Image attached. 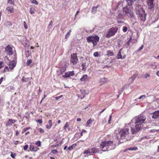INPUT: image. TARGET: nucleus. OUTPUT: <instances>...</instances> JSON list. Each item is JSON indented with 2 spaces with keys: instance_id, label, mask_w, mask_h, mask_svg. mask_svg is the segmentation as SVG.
<instances>
[{
  "instance_id": "f257e3e1",
  "label": "nucleus",
  "mask_w": 159,
  "mask_h": 159,
  "mask_svg": "<svg viewBox=\"0 0 159 159\" xmlns=\"http://www.w3.org/2000/svg\"><path fill=\"white\" fill-rule=\"evenodd\" d=\"M146 119V116L142 114H140L137 116L135 117L134 118V126H132V124L133 123V120H132L128 125L130 127L131 129V132L132 134H134L138 132L142 128V124L144 123Z\"/></svg>"
},
{
  "instance_id": "f03ea898",
  "label": "nucleus",
  "mask_w": 159,
  "mask_h": 159,
  "mask_svg": "<svg viewBox=\"0 0 159 159\" xmlns=\"http://www.w3.org/2000/svg\"><path fill=\"white\" fill-rule=\"evenodd\" d=\"M116 138L120 143L130 140L131 139V134L129 128H124L116 134Z\"/></svg>"
},
{
  "instance_id": "7ed1b4c3",
  "label": "nucleus",
  "mask_w": 159,
  "mask_h": 159,
  "mask_svg": "<svg viewBox=\"0 0 159 159\" xmlns=\"http://www.w3.org/2000/svg\"><path fill=\"white\" fill-rule=\"evenodd\" d=\"M135 10L136 14L138 16V18L140 22H144L146 19L147 15L142 6L136 5Z\"/></svg>"
},
{
  "instance_id": "20e7f679",
  "label": "nucleus",
  "mask_w": 159,
  "mask_h": 159,
  "mask_svg": "<svg viewBox=\"0 0 159 159\" xmlns=\"http://www.w3.org/2000/svg\"><path fill=\"white\" fill-rule=\"evenodd\" d=\"M115 148V145L113 141H102L100 146V149L103 152L113 149Z\"/></svg>"
},
{
  "instance_id": "39448f33",
  "label": "nucleus",
  "mask_w": 159,
  "mask_h": 159,
  "mask_svg": "<svg viewBox=\"0 0 159 159\" xmlns=\"http://www.w3.org/2000/svg\"><path fill=\"white\" fill-rule=\"evenodd\" d=\"M99 38L97 35L90 36L86 38L88 43H89L92 42L93 43V47L96 46L99 42Z\"/></svg>"
},
{
  "instance_id": "423d86ee",
  "label": "nucleus",
  "mask_w": 159,
  "mask_h": 159,
  "mask_svg": "<svg viewBox=\"0 0 159 159\" xmlns=\"http://www.w3.org/2000/svg\"><path fill=\"white\" fill-rule=\"evenodd\" d=\"M118 28V27H115L109 29L107 31L106 37L109 38L111 36L114 35L117 32Z\"/></svg>"
},
{
  "instance_id": "0eeeda50",
  "label": "nucleus",
  "mask_w": 159,
  "mask_h": 159,
  "mask_svg": "<svg viewBox=\"0 0 159 159\" xmlns=\"http://www.w3.org/2000/svg\"><path fill=\"white\" fill-rule=\"evenodd\" d=\"M125 14L128 17L131 18L133 16V13L127 7H125L123 8Z\"/></svg>"
},
{
  "instance_id": "6e6552de",
  "label": "nucleus",
  "mask_w": 159,
  "mask_h": 159,
  "mask_svg": "<svg viewBox=\"0 0 159 159\" xmlns=\"http://www.w3.org/2000/svg\"><path fill=\"white\" fill-rule=\"evenodd\" d=\"M78 61L76 54L73 53L71 54L70 56V61L72 63L73 65H75L77 64Z\"/></svg>"
},
{
  "instance_id": "1a4fd4ad",
  "label": "nucleus",
  "mask_w": 159,
  "mask_h": 159,
  "mask_svg": "<svg viewBox=\"0 0 159 159\" xmlns=\"http://www.w3.org/2000/svg\"><path fill=\"white\" fill-rule=\"evenodd\" d=\"M5 52L10 56L11 55L13 54L12 48L11 45H8L5 48Z\"/></svg>"
},
{
  "instance_id": "9d476101",
  "label": "nucleus",
  "mask_w": 159,
  "mask_h": 159,
  "mask_svg": "<svg viewBox=\"0 0 159 159\" xmlns=\"http://www.w3.org/2000/svg\"><path fill=\"white\" fill-rule=\"evenodd\" d=\"M122 48L120 49L118 52V53L117 55V58L118 59H124L126 57V55L123 54V52H121Z\"/></svg>"
},
{
  "instance_id": "9b49d317",
  "label": "nucleus",
  "mask_w": 159,
  "mask_h": 159,
  "mask_svg": "<svg viewBox=\"0 0 159 159\" xmlns=\"http://www.w3.org/2000/svg\"><path fill=\"white\" fill-rule=\"evenodd\" d=\"M74 75V71L73 70L71 71H68L66 72L64 75H62V77L64 78H68L70 76H73Z\"/></svg>"
},
{
  "instance_id": "f8f14e48",
  "label": "nucleus",
  "mask_w": 159,
  "mask_h": 159,
  "mask_svg": "<svg viewBox=\"0 0 159 159\" xmlns=\"http://www.w3.org/2000/svg\"><path fill=\"white\" fill-rule=\"evenodd\" d=\"M16 66V63L14 61H10L9 64V67L11 70H12Z\"/></svg>"
},
{
  "instance_id": "ddd939ff",
  "label": "nucleus",
  "mask_w": 159,
  "mask_h": 159,
  "mask_svg": "<svg viewBox=\"0 0 159 159\" xmlns=\"http://www.w3.org/2000/svg\"><path fill=\"white\" fill-rule=\"evenodd\" d=\"M152 114L153 116H152V118L156 119L159 117V110L153 112Z\"/></svg>"
},
{
  "instance_id": "4468645a",
  "label": "nucleus",
  "mask_w": 159,
  "mask_h": 159,
  "mask_svg": "<svg viewBox=\"0 0 159 159\" xmlns=\"http://www.w3.org/2000/svg\"><path fill=\"white\" fill-rule=\"evenodd\" d=\"M67 68L66 65H65L64 66H62L60 68L59 71L60 72L59 74V75H61L63 74L66 70V68Z\"/></svg>"
},
{
  "instance_id": "2eb2a0df",
  "label": "nucleus",
  "mask_w": 159,
  "mask_h": 159,
  "mask_svg": "<svg viewBox=\"0 0 159 159\" xmlns=\"http://www.w3.org/2000/svg\"><path fill=\"white\" fill-rule=\"evenodd\" d=\"M137 1L138 0H126V2L129 6H131L134 2H137Z\"/></svg>"
},
{
  "instance_id": "dca6fc26",
  "label": "nucleus",
  "mask_w": 159,
  "mask_h": 159,
  "mask_svg": "<svg viewBox=\"0 0 159 159\" xmlns=\"http://www.w3.org/2000/svg\"><path fill=\"white\" fill-rule=\"evenodd\" d=\"M148 4L149 8L153 9L154 8V6L153 2L148 1Z\"/></svg>"
},
{
  "instance_id": "f3484780",
  "label": "nucleus",
  "mask_w": 159,
  "mask_h": 159,
  "mask_svg": "<svg viewBox=\"0 0 159 159\" xmlns=\"http://www.w3.org/2000/svg\"><path fill=\"white\" fill-rule=\"evenodd\" d=\"M39 149L37 147H34L33 145H30V150L31 151L37 152Z\"/></svg>"
},
{
  "instance_id": "a211bd4d",
  "label": "nucleus",
  "mask_w": 159,
  "mask_h": 159,
  "mask_svg": "<svg viewBox=\"0 0 159 159\" xmlns=\"http://www.w3.org/2000/svg\"><path fill=\"white\" fill-rule=\"evenodd\" d=\"M90 149L91 150V152L92 153H97L99 151L98 149L95 148L93 147Z\"/></svg>"
},
{
  "instance_id": "6ab92c4d",
  "label": "nucleus",
  "mask_w": 159,
  "mask_h": 159,
  "mask_svg": "<svg viewBox=\"0 0 159 159\" xmlns=\"http://www.w3.org/2000/svg\"><path fill=\"white\" fill-rule=\"evenodd\" d=\"M98 7L99 5H98L96 7H93L92 11V12L93 14H95L96 12Z\"/></svg>"
},
{
  "instance_id": "aec40b11",
  "label": "nucleus",
  "mask_w": 159,
  "mask_h": 159,
  "mask_svg": "<svg viewBox=\"0 0 159 159\" xmlns=\"http://www.w3.org/2000/svg\"><path fill=\"white\" fill-rule=\"evenodd\" d=\"M6 10L7 11H8V13H9V12L11 13L13 12V7H7Z\"/></svg>"
},
{
  "instance_id": "412c9836",
  "label": "nucleus",
  "mask_w": 159,
  "mask_h": 159,
  "mask_svg": "<svg viewBox=\"0 0 159 159\" xmlns=\"http://www.w3.org/2000/svg\"><path fill=\"white\" fill-rule=\"evenodd\" d=\"M138 74L137 73H135L129 79V80H131L130 82H133L136 77L137 76Z\"/></svg>"
},
{
  "instance_id": "4be33fe9",
  "label": "nucleus",
  "mask_w": 159,
  "mask_h": 159,
  "mask_svg": "<svg viewBox=\"0 0 159 159\" xmlns=\"http://www.w3.org/2000/svg\"><path fill=\"white\" fill-rule=\"evenodd\" d=\"M4 25L8 27H10L12 25L10 21H6L4 23Z\"/></svg>"
},
{
  "instance_id": "5701e85b",
  "label": "nucleus",
  "mask_w": 159,
  "mask_h": 159,
  "mask_svg": "<svg viewBox=\"0 0 159 159\" xmlns=\"http://www.w3.org/2000/svg\"><path fill=\"white\" fill-rule=\"evenodd\" d=\"M107 55L108 56L114 55L113 52L112 51H111L110 50H108L107 51Z\"/></svg>"
},
{
  "instance_id": "b1692460",
  "label": "nucleus",
  "mask_w": 159,
  "mask_h": 159,
  "mask_svg": "<svg viewBox=\"0 0 159 159\" xmlns=\"http://www.w3.org/2000/svg\"><path fill=\"white\" fill-rule=\"evenodd\" d=\"M107 79L105 78H102L100 79V82L101 84H102L106 82Z\"/></svg>"
},
{
  "instance_id": "393cba45",
  "label": "nucleus",
  "mask_w": 159,
  "mask_h": 159,
  "mask_svg": "<svg viewBox=\"0 0 159 159\" xmlns=\"http://www.w3.org/2000/svg\"><path fill=\"white\" fill-rule=\"evenodd\" d=\"M87 77V75H84L83 77L80 79V80L82 81H85Z\"/></svg>"
},
{
  "instance_id": "a878e982",
  "label": "nucleus",
  "mask_w": 159,
  "mask_h": 159,
  "mask_svg": "<svg viewBox=\"0 0 159 159\" xmlns=\"http://www.w3.org/2000/svg\"><path fill=\"white\" fill-rule=\"evenodd\" d=\"M76 146V144H73L72 145H71L68 148V149L69 150H71L72 149H73L74 148H75Z\"/></svg>"
},
{
  "instance_id": "bb28decb",
  "label": "nucleus",
  "mask_w": 159,
  "mask_h": 159,
  "mask_svg": "<svg viewBox=\"0 0 159 159\" xmlns=\"http://www.w3.org/2000/svg\"><path fill=\"white\" fill-rule=\"evenodd\" d=\"M29 78H25L24 76H23L21 79V81L23 82H27L29 81Z\"/></svg>"
},
{
  "instance_id": "cd10ccee",
  "label": "nucleus",
  "mask_w": 159,
  "mask_h": 159,
  "mask_svg": "<svg viewBox=\"0 0 159 159\" xmlns=\"http://www.w3.org/2000/svg\"><path fill=\"white\" fill-rule=\"evenodd\" d=\"M138 149V148L137 147H130L127 149L128 150L130 151H134L137 150Z\"/></svg>"
},
{
  "instance_id": "c85d7f7f",
  "label": "nucleus",
  "mask_w": 159,
  "mask_h": 159,
  "mask_svg": "<svg viewBox=\"0 0 159 159\" xmlns=\"http://www.w3.org/2000/svg\"><path fill=\"white\" fill-rule=\"evenodd\" d=\"M71 31V30H70L67 33V34L65 36V39H67L69 37L70 35V34Z\"/></svg>"
},
{
  "instance_id": "c756f323",
  "label": "nucleus",
  "mask_w": 159,
  "mask_h": 159,
  "mask_svg": "<svg viewBox=\"0 0 159 159\" xmlns=\"http://www.w3.org/2000/svg\"><path fill=\"white\" fill-rule=\"evenodd\" d=\"M11 124H12V123H11V121L10 119H9L6 122V126L11 125Z\"/></svg>"
},
{
  "instance_id": "7c9ffc66",
  "label": "nucleus",
  "mask_w": 159,
  "mask_h": 159,
  "mask_svg": "<svg viewBox=\"0 0 159 159\" xmlns=\"http://www.w3.org/2000/svg\"><path fill=\"white\" fill-rule=\"evenodd\" d=\"M91 150H90V149L89 148V149L88 150H87L86 151H85L84 152V154H86L88 155H89V154H90V153H92L91 152Z\"/></svg>"
},
{
  "instance_id": "2f4dec72",
  "label": "nucleus",
  "mask_w": 159,
  "mask_h": 159,
  "mask_svg": "<svg viewBox=\"0 0 159 159\" xmlns=\"http://www.w3.org/2000/svg\"><path fill=\"white\" fill-rule=\"evenodd\" d=\"M34 11L35 9L34 8L32 7H31L30 8V12L31 14L34 13Z\"/></svg>"
},
{
  "instance_id": "473e14b6",
  "label": "nucleus",
  "mask_w": 159,
  "mask_h": 159,
  "mask_svg": "<svg viewBox=\"0 0 159 159\" xmlns=\"http://www.w3.org/2000/svg\"><path fill=\"white\" fill-rule=\"evenodd\" d=\"M7 89L9 91H11V90H14L15 88L13 86H11L7 87Z\"/></svg>"
},
{
  "instance_id": "72a5a7b5",
  "label": "nucleus",
  "mask_w": 159,
  "mask_h": 159,
  "mask_svg": "<svg viewBox=\"0 0 159 159\" xmlns=\"http://www.w3.org/2000/svg\"><path fill=\"white\" fill-rule=\"evenodd\" d=\"M30 114L29 112H26L25 113V115L24 116V117H25L26 119H27L28 118H29V117L30 116Z\"/></svg>"
},
{
  "instance_id": "f704fd0d",
  "label": "nucleus",
  "mask_w": 159,
  "mask_h": 159,
  "mask_svg": "<svg viewBox=\"0 0 159 159\" xmlns=\"http://www.w3.org/2000/svg\"><path fill=\"white\" fill-rule=\"evenodd\" d=\"M32 61L31 59L28 60L27 61L26 65L28 66H29L32 63Z\"/></svg>"
},
{
  "instance_id": "c9c22d12",
  "label": "nucleus",
  "mask_w": 159,
  "mask_h": 159,
  "mask_svg": "<svg viewBox=\"0 0 159 159\" xmlns=\"http://www.w3.org/2000/svg\"><path fill=\"white\" fill-rule=\"evenodd\" d=\"M82 70H85L86 69V63H83L82 64Z\"/></svg>"
},
{
  "instance_id": "e433bc0d",
  "label": "nucleus",
  "mask_w": 159,
  "mask_h": 159,
  "mask_svg": "<svg viewBox=\"0 0 159 159\" xmlns=\"http://www.w3.org/2000/svg\"><path fill=\"white\" fill-rule=\"evenodd\" d=\"M52 24H53V21L52 20H51L50 21V23H49V25L48 26V28L49 29H50L52 28Z\"/></svg>"
},
{
  "instance_id": "4c0bfd02",
  "label": "nucleus",
  "mask_w": 159,
  "mask_h": 159,
  "mask_svg": "<svg viewBox=\"0 0 159 159\" xmlns=\"http://www.w3.org/2000/svg\"><path fill=\"white\" fill-rule=\"evenodd\" d=\"M128 30V28L126 26H123V27L122 30L123 32H126Z\"/></svg>"
},
{
  "instance_id": "58836bf2",
  "label": "nucleus",
  "mask_w": 159,
  "mask_h": 159,
  "mask_svg": "<svg viewBox=\"0 0 159 159\" xmlns=\"http://www.w3.org/2000/svg\"><path fill=\"white\" fill-rule=\"evenodd\" d=\"M93 56L95 57H98L100 56V55L98 52H95L94 53Z\"/></svg>"
},
{
  "instance_id": "ea45409f",
  "label": "nucleus",
  "mask_w": 159,
  "mask_h": 159,
  "mask_svg": "<svg viewBox=\"0 0 159 159\" xmlns=\"http://www.w3.org/2000/svg\"><path fill=\"white\" fill-rule=\"evenodd\" d=\"M143 47H144V45H142L140 47L139 49H137L136 50V52H139L140 50H141L143 48Z\"/></svg>"
},
{
  "instance_id": "a19ab883",
  "label": "nucleus",
  "mask_w": 159,
  "mask_h": 159,
  "mask_svg": "<svg viewBox=\"0 0 159 159\" xmlns=\"http://www.w3.org/2000/svg\"><path fill=\"white\" fill-rule=\"evenodd\" d=\"M35 144L38 147H40L41 146V142L39 141L36 142L35 143Z\"/></svg>"
},
{
  "instance_id": "79ce46f5",
  "label": "nucleus",
  "mask_w": 159,
  "mask_h": 159,
  "mask_svg": "<svg viewBox=\"0 0 159 159\" xmlns=\"http://www.w3.org/2000/svg\"><path fill=\"white\" fill-rule=\"evenodd\" d=\"M69 125H68V123L66 122V123L64 126V127L63 128L64 129L66 130V128L69 127Z\"/></svg>"
},
{
  "instance_id": "37998d69",
  "label": "nucleus",
  "mask_w": 159,
  "mask_h": 159,
  "mask_svg": "<svg viewBox=\"0 0 159 159\" xmlns=\"http://www.w3.org/2000/svg\"><path fill=\"white\" fill-rule=\"evenodd\" d=\"M7 3H10L11 4H14L13 3V0H8Z\"/></svg>"
},
{
  "instance_id": "c03bdc74",
  "label": "nucleus",
  "mask_w": 159,
  "mask_h": 159,
  "mask_svg": "<svg viewBox=\"0 0 159 159\" xmlns=\"http://www.w3.org/2000/svg\"><path fill=\"white\" fill-rule=\"evenodd\" d=\"M49 125L50 127H52V120H49L48 121Z\"/></svg>"
},
{
  "instance_id": "a18cd8bd",
  "label": "nucleus",
  "mask_w": 159,
  "mask_h": 159,
  "mask_svg": "<svg viewBox=\"0 0 159 159\" xmlns=\"http://www.w3.org/2000/svg\"><path fill=\"white\" fill-rule=\"evenodd\" d=\"M3 66V61L0 62V69L2 68Z\"/></svg>"
},
{
  "instance_id": "49530a36",
  "label": "nucleus",
  "mask_w": 159,
  "mask_h": 159,
  "mask_svg": "<svg viewBox=\"0 0 159 159\" xmlns=\"http://www.w3.org/2000/svg\"><path fill=\"white\" fill-rule=\"evenodd\" d=\"M146 97V95H143L140 96L138 98V99H141L142 98H145Z\"/></svg>"
},
{
  "instance_id": "de8ad7c7",
  "label": "nucleus",
  "mask_w": 159,
  "mask_h": 159,
  "mask_svg": "<svg viewBox=\"0 0 159 159\" xmlns=\"http://www.w3.org/2000/svg\"><path fill=\"white\" fill-rule=\"evenodd\" d=\"M58 152L57 151V150L55 149H53L52 151V152L53 154H56Z\"/></svg>"
},
{
  "instance_id": "09e8293b",
  "label": "nucleus",
  "mask_w": 159,
  "mask_h": 159,
  "mask_svg": "<svg viewBox=\"0 0 159 159\" xmlns=\"http://www.w3.org/2000/svg\"><path fill=\"white\" fill-rule=\"evenodd\" d=\"M92 120L91 119L89 120L86 122V124L87 125H89L92 122Z\"/></svg>"
},
{
  "instance_id": "8fccbe9b",
  "label": "nucleus",
  "mask_w": 159,
  "mask_h": 159,
  "mask_svg": "<svg viewBox=\"0 0 159 159\" xmlns=\"http://www.w3.org/2000/svg\"><path fill=\"white\" fill-rule=\"evenodd\" d=\"M28 148V145H26L24 146L23 149L25 151H26L27 150Z\"/></svg>"
},
{
  "instance_id": "3c124183",
  "label": "nucleus",
  "mask_w": 159,
  "mask_h": 159,
  "mask_svg": "<svg viewBox=\"0 0 159 159\" xmlns=\"http://www.w3.org/2000/svg\"><path fill=\"white\" fill-rule=\"evenodd\" d=\"M32 3L35 4V5H38V3L37 2L36 0H33L32 1Z\"/></svg>"
},
{
  "instance_id": "603ef678",
  "label": "nucleus",
  "mask_w": 159,
  "mask_h": 159,
  "mask_svg": "<svg viewBox=\"0 0 159 159\" xmlns=\"http://www.w3.org/2000/svg\"><path fill=\"white\" fill-rule=\"evenodd\" d=\"M9 70V68L7 66H6L4 68V72H6L7 71H8Z\"/></svg>"
},
{
  "instance_id": "864d4df0",
  "label": "nucleus",
  "mask_w": 159,
  "mask_h": 159,
  "mask_svg": "<svg viewBox=\"0 0 159 159\" xmlns=\"http://www.w3.org/2000/svg\"><path fill=\"white\" fill-rule=\"evenodd\" d=\"M29 129H30V127L24 128L23 130V132H25Z\"/></svg>"
},
{
  "instance_id": "5fc2aeb1",
  "label": "nucleus",
  "mask_w": 159,
  "mask_h": 159,
  "mask_svg": "<svg viewBox=\"0 0 159 159\" xmlns=\"http://www.w3.org/2000/svg\"><path fill=\"white\" fill-rule=\"evenodd\" d=\"M24 26L25 28V29H27L28 28V26L26 24V23L25 21L24 22Z\"/></svg>"
},
{
  "instance_id": "6e6d98bb",
  "label": "nucleus",
  "mask_w": 159,
  "mask_h": 159,
  "mask_svg": "<svg viewBox=\"0 0 159 159\" xmlns=\"http://www.w3.org/2000/svg\"><path fill=\"white\" fill-rule=\"evenodd\" d=\"M37 122L39 123L40 124H41L42 123V121L41 119H38L36 120Z\"/></svg>"
},
{
  "instance_id": "4d7b16f0",
  "label": "nucleus",
  "mask_w": 159,
  "mask_h": 159,
  "mask_svg": "<svg viewBox=\"0 0 159 159\" xmlns=\"http://www.w3.org/2000/svg\"><path fill=\"white\" fill-rule=\"evenodd\" d=\"M11 156L12 158H14L15 156V154H13L12 152H11Z\"/></svg>"
},
{
  "instance_id": "13d9d810",
  "label": "nucleus",
  "mask_w": 159,
  "mask_h": 159,
  "mask_svg": "<svg viewBox=\"0 0 159 159\" xmlns=\"http://www.w3.org/2000/svg\"><path fill=\"white\" fill-rule=\"evenodd\" d=\"M131 38H130L128 40V41L127 42V43L128 45H129L130 42H131Z\"/></svg>"
},
{
  "instance_id": "bf43d9fd",
  "label": "nucleus",
  "mask_w": 159,
  "mask_h": 159,
  "mask_svg": "<svg viewBox=\"0 0 159 159\" xmlns=\"http://www.w3.org/2000/svg\"><path fill=\"white\" fill-rule=\"evenodd\" d=\"M10 120H11V123H14L15 122H16V120H13L12 119H10Z\"/></svg>"
},
{
  "instance_id": "052dcab7",
  "label": "nucleus",
  "mask_w": 159,
  "mask_h": 159,
  "mask_svg": "<svg viewBox=\"0 0 159 159\" xmlns=\"http://www.w3.org/2000/svg\"><path fill=\"white\" fill-rule=\"evenodd\" d=\"M62 97V95H61L59 96L56 97H55V99L56 100H57L59 99L60 98H61Z\"/></svg>"
},
{
  "instance_id": "680f3d73",
  "label": "nucleus",
  "mask_w": 159,
  "mask_h": 159,
  "mask_svg": "<svg viewBox=\"0 0 159 159\" xmlns=\"http://www.w3.org/2000/svg\"><path fill=\"white\" fill-rule=\"evenodd\" d=\"M111 115H110V116L109 119V120L108 121V122L109 124H110L111 123L110 121H111Z\"/></svg>"
},
{
  "instance_id": "e2e57ef3",
  "label": "nucleus",
  "mask_w": 159,
  "mask_h": 159,
  "mask_svg": "<svg viewBox=\"0 0 159 159\" xmlns=\"http://www.w3.org/2000/svg\"><path fill=\"white\" fill-rule=\"evenodd\" d=\"M149 76V74H145V75L144 78H147Z\"/></svg>"
},
{
  "instance_id": "0e129e2a",
  "label": "nucleus",
  "mask_w": 159,
  "mask_h": 159,
  "mask_svg": "<svg viewBox=\"0 0 159 159\" xmlns=\"http://www.w3.org/2000/svg\"><path fill=\"white\" fill-rule=\"evenodd\" d=\"M40 130H39V131L40 133H43L44 132V130L42 129V128H40L39 129Z\"/></svg>"
},
{
  "instance_id": "69168bd1",
  "label": "nucleus",
  "mask_w": 159,
  "mask_h": 159,
  "mask_svg": "<svg viewBox=\"0 0 159 159\" xmlns=\"http://www.w3.org/2000/svg\"><path fill=\"white\" fill-rule=\"evenodd\" d=\"M3 77H2L1 78V79H0V84H1L2 82V81L3 80Z\"/></svg>"
},
{
  "instance_id": "338daca9",
  "label": "nucleus",
  "mask_w": 159,
  "mask_h": 159,
  "mask_svg": "<svg viewBox=\"0 0 159 159\" xmlns=\"http://www.w3.org/2000/svg\"><path fill=\"white\" fill-rule=\"evenodd\" d=\"M117 21H118V23H124V22L123 21H122L120 20H118Z\"/></svg>"
},
{
  "instance_id": "774afa93",
  "label": "nucleus",
  "mask_w": 159,
  "mask_h": 159,
  "mask_svg": "<svg viewBox=\"0 0 159 159\" xmlns=\"http://www.w3.org/2000/svg\"><path fill=\"white\" fill-rule=\"evenodd\" d=\"M46 127L48 129H50L51 127L49 126L48 125H46Z\"/></svg>"
}]
</instances>
